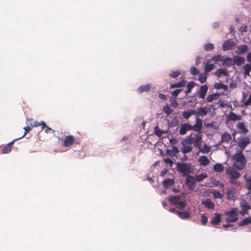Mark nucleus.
Instances as JSON below:
<instances>
[{
  "instance_id": "36",
  "label": "nucleus",
  "mask_w": 251,
  "mask_h": 251,
  "mask_svg": "<svg viewBox=\"0 0 251 251\" xmlns=\"http://www.w3.org/2000/svg\"><path fill=\"white\" fill-rule=\"evenodd\" d=\"M207 177V176L206 174L202 173L199 175H197L195 177V179L197 182H201L204 180L205 178Z\"/></svg>"
},
{
  "instance_id": "30",
  "label": "nucleus",
  "mask_w": 251,
  "mask_h": 251,
  "mask_svg": "<svg viewBox=\"0 0 251 251\" xmlns=\"http://www.w3.org/2000/svg\"><path fill=\"white\" fill-rule=\"evenodd\" d=\"M187 81L184 79H182L181 81L171 84L170 87L171 88L182 87L185 85Z\"/></svg>"
},
{
  "instance_id": "64",
  "label": "nucleus",
  "mask_w": 251,
  "mask_h": 251,
  "mask_svg": "<svg viewBox=\"0 0 251 251\" xmlns=\"http://www.w3.org/2000/svg\"><path fill=\"white\" fill-rule=\"evenodd\" d=\"M40 126H42V127H41L42 129H43L45 128H46V127H47V126L46 125V123L43 121H41L40 122Z\"/></svg>"
},
{
  "instance_id": "19",
  "label": "nucleus",
  "mask_w": 251,
  "mask_h": 251,
  "mask_svg": "<svg viewBox=\"0 0 251 251\" xmlns=\"http://www.w3.org/2000/svg\"><path fill=\"white\" fill-rule=\"evenodd\" d=\"M151 88V85L149 84H147L140 86L137 91L139 94H142L143 92H149L150 91Z\"/></svg>"
},
{
  "instance_id": "6",
  "label": "nucleus",
  "mask_w": 251,
  "mask_h": 251,
  "mask_svg": "<svg viewBox=\"0 0 251 251\" xmlns=\"http://www.w3.org/2000/svg\"><path fill=\"white\" fill-rule=\"evenodd\" d=\"M227 216L226 221L229 222H234L238 220V209L236 208H232L230 211L226 212L225 214Z\"/></svg>"
},
{
  "instance_id": "18",
  "label": "nucleus",
  "mask_w": 251,
  "mask_h": 251,
  "mask_svg": "<svg viewBox=\"0 0 251 251\" xmlns=\"http://www.w3.org/2000/svg\"><path fill=\"white\" fill-rule=\"evenodd\" d=\"M17 139H15L11 142L7 144L5 146H4L1 151L2 153H8L11 151L12 145L14 144V142Z\"/></svg>"
},
{
  "instance_id": "10",
  "label": "nucleus",
  "mask_w": 251,
  "mask_h": 251,
  "mask_svg": "<svg viewBox=\"0 0 251 251\" xmlns=\"http://www.w3.org/2000/svg\"><path fill=\"white\" fill-rule=\"evenodd\" d=\"M226 118L227 122L230 121H236L241 120L242 116L237 115L233 112H230L229 114L226 115Z\"/></svg>"
},
{
  "instance_id": "39",
  "label": "nucleus",
  "mask_w": 251,
  "mask_h": 251,
  "mask_svg": "<svg viewBox=\"0 0 251 251\" xmlns=\"http://www.w3.org/2000/svg\"><path fill=\"white\" fill-rule=\"evenodd\" d=\"M166 131L161 130L158 126H156L154 127V133L158 137H161L163 134L166 133Z\"/></svg>"
},
{
  "instance_id": "7",
  "label": "nucleus",
  "mask_w": 251,
  "mask_h": 251,
  "mask_svg": "<svg viewBox=\"0 0 251 251\" xmlns=\"http://www.w3.org/2000/svg\"><path fill=\"white\" fill-rule=\"evenodd\" d=\"M75 143H78L76 142L75 136L72 135L65 136L62 141V145L65 147H71Z\"/></svg>"
},
{
  "instance_id": "61",
  "label": "nucleus",
  "mask_w": 251,
  "mask_h": 251,
  "mask_svg": "<svg viewBox=\"0 0 251 251\" xmlns=\"http://www.w3.org/2000/svg\"><path fill=\"white\" fill-rule=\"evenodd\" d=\"M158 97L160 99H161L162 100H167V97L165 95L162 94H160V93L159 94Z\"/></svg>"
},
{
  "instance_id": "1",
  "label": "nucleus",
  "mask_w": 251,
  "mask_h": 251,
  "mask_svg": "<svg viewBox=\"0 0 251 251\" xmlns=\"http://www.w3.org/2000/svg\"><path fill=\"white\" fill-rule=\"evenodd\" d=\"M202 127V121L198 117L196 118V123L192 126L189 123H183L179 126V133L180 135H185L188 131L193 130L196 132L201 131Z\"/></svg>"
},
{
  "instance_id": "25",
  "label": "nucleus",
  "mask_w": 251,
  "mask_h": 251,
  "mask_svg": "<svg viewBox=\"0 0 251 251\" xmlns=\"http://www.w3.org/2000/svg\"><path fill=\"white\" fill-rule=\"evenodd\" d=\"M163 185L166 188L172 186L175 184V180L174 179L168 178L165 179L163 181Z\"/></svg>"
},
{
  "instance_id": "62",
  "label": "nucleus",
  "mask_w": 251,
  "mask_h": 251,
  "mask_svg": "<svg viewBox=\"0 0 251 251\" xmlns=\"http://www.w3.org/2000/svg\"><path fill=\"white\" fill-rule=\"evenodd\" d=\"M247 60L251 63V52L248 53L247 55Z\"/></svg>"
},
{
  "instance_id": "49",
  "label": "nucleus",
  "mask_w": 251,
  "mask_h": 251,
  "mask_svg": "<svg viewBox=\"0 0 251 251\" xmlns=\"http://www.w3.org/2000/svg\"><path fill=\"white\" fill-rule=\"evenodd\" d=\"M206 75L204 74H201L199 75V80L201 83H204L206 80Z\"/></svg>"
},
{
  "instance_id": "35",
  "label": "nucleus",
  "mask_w": 251,
  "mask_h": 251,
  "mask_svg": "<svg viewBox=\"0 0 251 251\" xmlns=\"http://www.w3.org/2000/svg\"><path fill=\"white\" fill-rule=\"evenodd\" d=\"M201 144L200 145V148H198L200 151L203 153H208L211 149V147L207 145L206 144H204V146L201 148Z\"/></svg>"
},
{
  "instance_id": "54",
  "label": "nucleus",
  "mask_w": 251,
  "mask_h": 251,
  "mask_svg": "<svg viewBox=\"0 0 251 251\" xmlns=\"http://www.w3.org/2000/svg\"><path fill=\"white\" fill-rule=\"evenodd\" d=\"M201 222L202 223V224L203 225H205L207 223V221H208V218L206 216H205L204 214H203L202 216H201Z\"/></svg>"
},
{
  "instance_id": "21",
  "label": "nucleus",
  "mask_w": 251,
  "mask_h": 251,
  "mask_svg": "<svg viewBox=\"0 0 251 251\" xmlns=\"http://www.w3.org/2000/svg\"><path fill=\"white\" fill-rule=\"evenodd\" d=\"M249 50L248 46L246 45H241L238 47L237 53L238 54H243L247 52Z\"/></svg>"
},
{
  "instance_id": "20",
  "label": "nucleus",
  "mask_w": 251,
  "mask_h": 251,
  "mask_svg": "<svg viewBox=\"0 0 251 251\" xmlns=\"http://www.w3.org/2000/svg\"><path fill=\"white\" fill-rule=\"evenodd\" d=\"M198 162L200 165L206 166L209 165L210 161L207 156L202 155L200 157Z\"/></svg>"
},
{
  "instance_id": "45",
  "label": "nucleus",
  "mask_w": 251,
  "mask_h": 251,
  "mask_svg": "<svg viewBox=\"0 0 251 251\" xmlns=\"http://www.w3.org/2000/svg\"><path fill=\"white\" fill-rule=\"evenodd\" d=\"M211 61L213 60L214 61L215 63L219 62L222 61L223 60V57L222 56L221 54H217L216 55H214L212 58L211 59Z\"/></svg>"
},
{
  "instance_id": "9",
  "label": "nucleus",
  "mask_w": 251,
  "mask_h": 251,
  "mask_svg": "<svg viewBox=\"0 0 251 251\" xmlns=\"http://www.w3.org/2000/svg\"><path fill=\"white\" fill-rule=\"evenodd\" d=\"M238 133L247 135L249 132L247 125L244 122H238L236 126Z\"/></svg>"
},
{
  "instance_id": "8",
  "label": "nucleus",
  "mask_w": 251,
  "mask_h": 251,
  "mask_svg": "<svg viewBox=\"0 0 251 251\" xmlns=\"http://www.w3.org/2000/svg\"><path fill=\"white\" fill-rule=\"evenodd\" d=\"M251 143L250 139L245 136H241L238 138L237 144L241 151L245 149Z\"/></svg>"
},
{
  "instance_id": "42",
  "label": "nucleus",
  "mask_w": 251,
  "mask_h": 251,
  "mask_svg": "<svg viewBox=\"0 0 251 251\" xmlns=\"http://www.w3.org/2000/svg\"><path fill=\"white\" fill-rule=\"evenodd\" d=\"M178 216L182 219H188L190 217V213L188 212H178Z\"/></svg>"
},
{
  "instance_id": "59",
  "label": "nucleus",
  "mask_w": 251,
  "mask_h": 251,
  "mask_svg": "<svg viewBox=\"0 0 251 251\" xmlns=\"http://www.w3.org/2000/svg\"><path fill=\"white\" fill-rule=\"evenodd\" d=\"M26 124L27 126H31V127H33L34 126H33V120L32 119H27L26 120Z\"/></svg>"
},
{
  "instance_id": "47",
  "label": "nucleus",
  "mask_w": 251,
  "mask_h": 251,
  "mask_svg": "<svg viewBox=\"0 0 251 251\" xmlns=\"http://www.w3.org/2000/svg\"><path fill=\"white\" fill-rule=\"evenodd\" d=\"M204 48L206 51H208L212 50L214 48V45H213L212 44L209 43V44H205Z\"/></svg>"
},
{
  "instance_id": "43",
  "label": "nucleus",
  "mask_w": 251,
  "mask_h": 251,
  "mask_svg": "<svg viewBox=\"0 0 251 251\" xmlns=\"http://www.w3.org/2000/svg\"><path fill=\"white\" fill-rule=\"evenodd\" d=\"M240 206L242 208L245 209H250L251 208V205L245 200H243L240 202Z\"/></svg>"
},
{
  "instance_id": "14",
  "label": "nucleus",
  "mask_w": 251,
  "mask_h": 251,
  "mask_svg": "<svg viewBox=\"0 0 251 251\" xmlns=\"http://www.w3.org/2000/svg\"><path fill=\"white\" fill-rule=\"evenodd\" d=\"M234 42L231 40H228L223 45V49L224 51L231 50L234 46Z\"/></svg>"
},
{
  "instance_id": "26",
  "label": "nucleus",
  "mask_w": 251,
  "mask_h": 251,
  "mask_svg": "<svg viewBox=\"0 0 251 251\" xmlns=\"http://www.w3.org/2000/svg\"><path fill=\"white\" fill-rule=\"evenodd\" d=\"M211 62V59H208L207 61V63L204 69V71L206 73L210 72L215 68L214 64L210 63Z\"/></svg>"
},
{
  "instance_id": "33",
  "label": "nucleus",
  "mask_w": 251,
  "mask_h": 251,
  "mask_svg": "<svg viewBox=\"0 0 251 251\" xmlns=\"http://www.w3.org/2000/svg\"><path fill=\"white\" fill-rule=\"evenodd\" d=\"M244 74L245 75H250V73L251 71V63H248L243 66Z\"/></svg>"
},
{
  "instance_id": "38",
  "label": "nucleus",
  "mask_w": 251,
  "mask_h": 251,
  "mask_svg": "<svg viewBox=\"0 0 251 251\" xmlns=\"http://www.w3.org/2000/svg\"><path fill=\"white\" fill-rule=\"evenodd\" d=\"M213 170L216 172L221 173L224 170V167L222 164L217 163L213 166Z\"/></svg>"
},
{
  "instance_id": "24",
  "label": "nucleus",
  "mask_w": 251,
  "mask_h": 251,
  "mask_svg": "<svg viewBox=\"0 0 251 251\" xmlns=\"http://www.w3.org/2000/svg\"><path fill=\"white\" fill-rule=\"evenodd\" d=\"M179 152L178 148L175 146H173L172 150H167V154L171 156H176Z\"/></svg>"
},
{
  "instance_id": "34",
  "label": "nucleus",
  "mask_w": 251,
  "mask_h": 251,
  "mask_svg": "<svg viewBox=\"0 0 251 251\" xmlns=\"http://www.w3.org/2000/svg\"><path fill=\"white\" fill-rule=\"evenodd\" d=\"M196 83L194 81H190L187 84V90L185 92L186 94H188L191 92L192 89L194 88L196 85Z\"/></svg>"
},
{
  "instance_id": "17",
  "label": "nucleus",
  "mask_w": 251,
  "mask_h": 251,
  "mask_svg": "<svg viewBox=\"0 0 251 251\" xmlns=\"http://www.w3.org/2000/svg\"><path fill=\"white\" fill-rule=\"evenodd\" d=\"M202 204L209 209H214L215 208L214 203L210 199H206L205 201H203Z\"/></svg>"
},
{
  "instance_id": "56",
  "label": "nucleus",
  "mask_w": 251,
  "mask_h": 251,
  "mask_svg": "<svg viewBox=\"0 0 251 251\" xmlns=\"http://www.w3.org/2000/svg\"><path fill=\"white\" fill-rule=\"evenodd\" d=\"M163 160L166 164H169L170 167L172 166L173 164V162L172 159L170 158H164Z\"/></svg>"
},
{
  "instance_id": "50",
  "label": "nucleus",
  "mask_w": 251,
  "mask_h": 251,
  "mask_svg": "<svg viewBox=\"0 0 251 251\" xmlns=\"http://www.w3.org/2000/svg\"><path fill=\"white\" fill-rule=\"evenodd\" d=\"M191 74L193 75H197L200 73V71L196 68L192 67L190 69Z\"/></svg>"
},
{
  "instance_id": "29",
  "label": "nucleus",
  "mask_w": 251,
  "mask_h": 251,
  "mask_svg": "<svg viewBox=\"0 0 251 251\" xmlns=\"http://www.w3.org/2000/svg\"><path fill=\"white\" fill-rule=\"evenodd\" d=\"M215 75L220 77L222 75L228 76V72L226 70H224L223 69H219L215 72Z\"/></svg>"
},
{
  "instance_id": "46",
  "label": "nucleus",
  "mask_w": 251,
  "mask_h": 251,
  "mask_svg": "<svg viewBox=\"0 0 251 251\" xmlns=\"http://www.w3.org/2000/svg\"><path fill=\"white\" fill-rule=\"evenodd\" d=\"M181 72L179 71H172L169 74V76L172 78H176L181 75Z\"/></svg>"
},
{
  "instance_id": "52",
  "label": "nucleus",
  "mask_w": 251,
  "mask_h": 251,
  "mask_svg": "<svg viewBox=\"0 0 251 251\" xmlns=\"http://www.w3.org/2000/svg\"><path fill=\"white\" fill-rule=\"evenodd\" d=\"M163 111L167 115H170L172 112L173 110L170 109L169 106H165L163 108Z\"/></svg>"
},
{
  "instance_id": "23",
  "label": "nucleus",
  "mask_w": 251,
  "mask_h": 251,
  "mask_svg": "<svg viewBox=\"0 0 251 251\" xmlns=\"http://www.w3.org/2000/svg\"><path fill=\"white\" fill-rule=\"evenodd\" d=\"M197 111L196 112L195 114L197 115L196 117H198V116H206L207 114V108L206 107H201L197 109Z\"/></svg>"
},
{
  "instance_id": "58",
  "label": "nucleus",
  "mask_w": 251,
  "mask_h": 251,
  "mask_svg": "<svg viewBox=\"0 0 251 251\" xmlns=\"http://www.w3.org/2000/svg\"><path fill=\"white\" fill-rule=\"evenodd\" d=\"M179 205V207L181 208H183L186 206V203L184 201H180L177 204Z\"/></svg>"
},
{
  "instance_id": "2",
  "label": "nucleus",
  "mask_w": 251,
  "mask_h": 251,
  "mask_svg": "<svg viewBox=\"0 0 251 251\" xmlns=\"http://www.w3.org/2000/svg\"><path fill=\"white\" fill-rule=\"evenodd\" d=\"M202 135L201 131L192 133L182 141L181 144L191 146L193 143H194V146L196 148H200V145L202 142Z\"/></svg>"
},
{
  "instance_id": "27",
  "label": "nucleus",
  "mask_w": 251,
  "mask_h": 251,
  "mask_svg": "<svg viewBox=\"0 0 251 251\" xmlns=\"http://www.w3.org/2000/svg\"><path fill=\"white\" fill-rule=\"evenodd\" d=\"M195 114V110L189 109L182 113V117L185 119H188L192 115Z\"/></svg>"
},
{
  "instance_id": "53",
  "label": "nucleus",
  "mask_w": 251,
  "mask_h": 251,
  "mask_svg": "<svg viewBox=\"0 0 251 251\" xmlns=\"http://www.w3.org/2000/svg\"><path fill=\"white\" fill-rule=\"evenodd\" d=\"M32 128L31 126H27L26 127H24V129L25 130V133L24 135L21 137V138L24 137L25 135L27 134V133H28Z\"/></svg>"
},
{
  "instance_id": "48",
  "label": "nucleus",
  "mask_w": 251,
  "mask_h": 251,
  "mask_svg": "<svg viewBox=\"0 0 251 251\" xmlns=\"http://www.w3.org/2000/svg\"><path fill=\"white\" fill-rule=\"evenodd\" d=\"M243 105L245 107H248L249 106H251V94H250L248 99H247L245 101L243 102Z\"/></svg>"
},
{
  "instance_id": "51",
  "label": "nucleus",
  "mask_w": 251,
  "mask_h": 251,
  "mask_svg": "<svg viewBox=\"0 0 251 251\" xmlns=\"http://www.w3.org/2000/svg\"><path fill=\"white\" fill-rule=\"evenodd\" d=\"M170 104L174 108H176L178 106V103L175 99L171 98L170 99Z\"/></svg>"
},
{
  "instance_id": "5",
  "label": "nucleus",
  "mask_w": 251,
  "mask_h": 251,
  "mask_svg": "<svg viewBox=\"0 0 251 251\" xmlns=\"http://www.w3.org/2000/svg\"><path fill=\"white\" fill-rule=\"evenodd\" d=\"M226 174L230 178V181L232 184L237 183L236 179L241 176L240 174L235 171L233 168L229 167L226 170Z\"/></svg>"
},
{
  "instance_id": "22",
  "label": "nucleus",
  "mask_w": 251,
  "mask_h": 251,
  "mask_svg": "<svg viewBox=\"0 0 251 251\" xmlns=\"http://www.w3.org/2000/svg\"><path fill=\"white\" fill-rule=\"evenodd\" d=\"M231 140V136L229 133L225 132L222 135L221 142L229 143Z\"/></svg>"
},
{
  "instance_id": "32",
  "label": "nucleus",
  "mask_w": 251,
  "mask_h": 251,
  "mask_svg": "<svg viewBox=\"0 0 251 251\" xmlns=\"http://www.w3.org/2000/svg\"><path fill=\"white\" fill-rule=\"evenodd\" d=\"M223 65L227 66V67H230L233 65V59H231L229 57H226L225 59H223Z\"/></svg>"
},
{
  "instance_id": "12",
  "label": "nucleus",
  "mask_w": 251,
  "mask_h": 251,
  "mask_svg": "<svg viewBox=\"0 0 251 251\" xmlns=\"http://www.w3.org/2000/svg\"><path fill=\"white\" fill-rule=\"evenodd\" d=\"M208 89V87L206 85H202L198 93V97L201 99H204L206 95Z\"/></svg>"
},
{
  "instance_id": "11",
  "label": "nucleus",
  "mask_w": 251,
  "mask_h": 251,
  "mask_svg": "<svg viewBox=\"0 0 251 251\" xmlns=\"http://www.w3.org/2000/svg\"><path fill=\"white\" fill-rule=\"evenodd\" d=\"M195 179L193 176H189L186 178V184L190 190H193L195 187Z\"/></svg>"
},
{
  "instance_id": "44",
  "label": "nucleus",
  "mask_w": 251,
  "mask_h": 251,
  "mask_svg": "<svg viewBox=\"0 0 251 251\" xmlns=\"http://www.w3.org/2000/svg\"><path fill=\"white\" fill-rule=\"evenodd\" d=\"M212 193L215 199H222L223 197V195L216 190H213Z\"/></svg>"
},
{
  "instance_id": "15",
  "label": "nucleus",
  "mask_w": 251,
  "mask_h": 251,
  "mask_svg": "<svg viewBox=\"0 0 251 251\" xmlns=\"http://www.w3.org/2000/svg\"><path fill=\"white\" fill-rule=\"evenodd\" d=\"M221 222V215L219 213H214V216L211 218L210 223L212 225H219Z\"/></svg>"
},
{
  "instance_id": "63",
  "label": "nucleus",
  "mask_w": 251,
  "mask_h": 251,
  "mask_svg": "<svg viewBox=\"0 0 251 251\" xmlns=\"http://www.w3.org/2000/svg\"><path fill=\"white\" fill-rule=\"evenodd\" d=\"M240 213L242 215H244L245 214H247L248 213V211L247 209L243 208L242 210L240 212Z\"/></svg>"
},
{
  "instance_id": "37",
  "label": "nucleus",
  "mask_w": 251,
  "mask_h": 251,
  "mask_svg": "<svg viewBox=\"0 0 251 251\" xmlns=\"http://www.w3.org/2000/svg\"><path fill=\"white\" fill-rule=\"evenodd\" d=\"M214 88L216 89H223L224 90L228 89V86L221 82H217L214 84Z\"/></svg>"
},
{
  "instance_id": "41",
  "label": "nucleus",
  "mask_w": 251,
  "mask_h": 251,
  "mask_svg": "<svg viewBox=\"0 0 251 251\" xmlns=\"http://www.w3.org/2000/svg\"><path fill=\"white\" fill-rule=\"evenodd\" d=\"M251 223V218L247 217L244 219L240 223H239L240 226H244Z\"/></svg>"
},
{
  "instance_id": "13",
  "label": "nucleus",
  "mask_w": 251,
  "mask_h": 251,
  "mask_svg": "<svg viewBox=\"0 0 251 251\" xmlns=\"http://www.w3.org/2000/svg\"><path fill=\"white\" fill-rule=\"evenodd\" d=\"M244 179L245 180V187L249 190L248 194L251 193V174H246L244 176Z\"/></svg>"
},
{
  "instance_id": "31",
  "label": "nucleus",
  "mask_w": 251,
  "mask_h": 251,
  "mask_svg": "<svg viewBox=\"0 0 251 251\" xmlns=\"http://www.w3.org/2000/svg\"><path fill=\"white\" fill-rule=\"evenodd\" d=\"M181 200V197L179 196L170 197L168 200L174 205L177 204Z\"/></svg>"
},
{
  "instance_id": "57",
  "label": "nucleus",
  "mask_w": 251,
  "mask_h": 251,
  "mask_svg": "<svg viewBox=\"0 0 251 251\" xmlns=\"http://www.w3.org/2000/svg\"><path fill=\"white\" fill-rule=\"evenodd\" d=\"M248 95V94L246 92H245V91L242 92V99H241V101L242 102H244L245 101V100L247 99Z\"/></svg>"
},
{
  "instance_id": "3",
  "label": "nucleus",
  "mask_w": 251,
  "mask_h": 251,
  "mask_svg": "<svg viewBox=\"0 0 251 251\" xmlns=\"http://www.w3.org/2000/svg\"><path fill=\"white\" fill-rule=\"evenodd\" d=\"M232 158L234 161L233 167L239 170H243L246 165V159L242 151L235 154Z\"/></svg>"
},
{
  "instance_id": "60",
  "label": "nucleus",
  "mask_w": 251,
  "mask_h": 251,
  "mask_svg": "<svg viewBox=\"0 0 251 251\" xmlns=\"http://www.w3.org/2000/svg\"><path fill=\"white\" fill-rule=\"evenodd\" d=\"M45 132L47 133H51L53 134L55 132V130L51 129L50 127L47 126L45 129Z\"/></svg>"
},
{
  "instance_id": "40",
  "label": "nucleus",
  "mask_w": 251,
  "mask_h": 251,
  "mask_svg": "<svg viewBox=\"0 0 251 251\" xmlns=\"http://www.w3.org/2000/svg\"><path fill=\"white\" fill-rule=\"evenodd\" d=\"M218 95L217 94H212L211 95H209L207 97L206 100L208 102H211L213 101V100H217L218 99Z\"/></svg>"
},
{
  "instance_id": "28",
  "label": "nucleus",
  "mask_w": 251,
  "mask_h": 251,
  "mask_svg": "<svg viewBox=\"0 0 251 251\" xmlns=\"http://www.w3.org/2000/svg\"><path fill=\"white\" fill-rule=\"evenodd\" d=\"M183 147L181 148V151L183 154L189 153L192 151L193 147L189 145H186L184 144H181Z\"/></svg>"
},
{
  "instance_id": "16",
  "label": "nucleus",
  "mask_w": 251,
  "mask_h": 251,
  "mask_svg": "<svg viewBox=\"0 0 251 251\" xmlns=\"http://www.w3.org/2000/svg\"><path fill=\"white\" fill-rule=\"evenodd\" d=\"M233 64L240 66L245 63V58L242 56H235L233 58Z\"/></svg>"
},
{
  "instance_id": "55",
  "label": "nucleus",
  "mask_w": 251,
  "mask_h": 251,
  "mask_svg": "<svg viewBox=\"0 0 251 251\" xmlns=\"http://www.w3.org/2000/svg\"><path fill=\"white\" fill-rule=\"evenodd\" d=\"M182 90V89H181L175 90L172 93V95L174 97H176Z\"/></svg>"
},
{
  "instance_id": "4",
  "label": "nucleus",
  "mask_w": 251,
  "mask_h": 251,
  "mask_svg": "<svg viewBox=\"0 0 251 251\" xmlns=\"http://www.w3.org/2000/svg\"><path fill=\"white\" fill-rule=\"evenodd\" d=\"M176 169L177 171L182 174L183 176H190L192 173L193 169L191 163H177Z\"/></svg>"
}]
</instances>
